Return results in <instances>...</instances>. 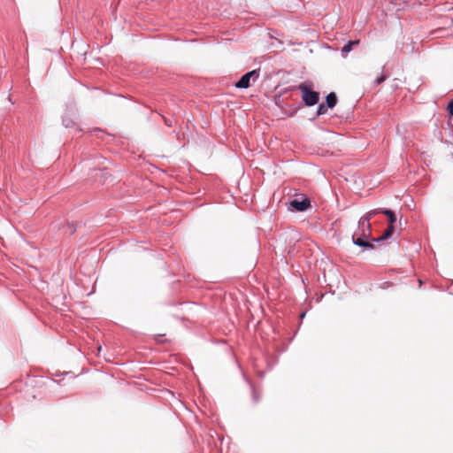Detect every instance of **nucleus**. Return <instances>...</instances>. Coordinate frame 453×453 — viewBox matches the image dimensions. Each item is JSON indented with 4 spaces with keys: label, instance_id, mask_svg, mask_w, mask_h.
<instances>
[{
    "label": "nucleus",
    "instance_id": "f257e3e1",
    "mask_svg": "<svg viewBox=\"0 0 453 453\" xmlns=\"http://www.w3.org/2000/svg\"><path fill=\"white\" fill-rule=\"evenodd\" d=\"M298 89L302 92V99L307 106H313L318 104L319 94L312 90V84L303 82L298 86Z\"/></svg>",
    "mask_w": 453,
    "mask_h": 453
},
{
    "label": "nucleus",
    "instance_id": "f03ea898",
    "mask_svg": "<svg viewBox=\"0 0 453 453\" xmlns=\"http://www.w3.org/2000/svg\"><path fill=\"white\" fill-rule=\"evenodd\" d=\"M259 76L257 70H252L244 75L235 83V87L238 88H247L250 86V79L256 81Z\"/></svg>",
    "mask_w": 453,
    "mask_h": 453
},
{
    "label": "nucleus",
    "instance_id": "7ed1b4c3",
    "mask_svg": "<svg viewBox=\"0 0 453 453\" xmlns=\"http://www.w3.org/2000/svg\"><path fill=\"white\" fill-rule=\"evenodd\" d=\"M382 210H373L370 211L366 215L363 216L359 220L360 227H366L368 232L372 231V226L370 223V219L376 215L377 213H381Z\"/></svg>",
    "mask_w": 453,
    "mask_h": 453
},
{
    "label": "nucleus",
    "instance_id": "20e7f679",
    "mask_svg": "<svg viewBox=\"0 0 453 453\" xmlns=\"http://www.w3.org/2000/svg\"><path fill=\"white\" fill-rule=\"evenodd\" d=\"M290 206L296 211H303L311 206V201L307 197L302 201L295 199L290 202Z\"/></svg>",
    "mask_w": 453,
    "mask_h": 453
},
{
    "label": "nucleus",
    "instance_id": "39448f33",
    "mask_svg": "<svg viewBox=\"0 0 453 453\" xmlns=\"http://www.w3.org/2000/svg\"><path fill=\"white\" fill-rule=\"evenodd\" d=\"M367 239L368 238H364V236H362L361 234H359L357 233H355L352 236L353 242L356 245L363 247V248L372 249L373 245L372 243H370L369 242H367Z\"/></svg>",
    "mask_w": 453,
    "mask_h": 453
},
{
    "label": "nucleus",
    "instance_id": "423d86ee",
    "mask_svg": "<svg viewBox=\"0 0 453 453\" xmlns=\"http://www.w3.org/2000/svg\"><path fill=\"white\" fill-rule=\"evenodd\" d=\"M394 231H395L394 225L389 224V226L387 227V229L385 230L383 234L381 236H380L378 239H376V241H382V240L388 239L393 234Z\"/></svg>",
    "mask_w": 453,
    "mask_h": 453
},
{
    "label": "nucleus",
    "instance_id": "0eeeda50",
    "mask_svg": "<svg viewBox=\"0 0 453 453\" xmlns=\"http://www.w3.org/2000/svg\"><path fill=\"white\" fill-rule=\"evenodd\" d=\"M336 104H337V97H336L335 93H334V92L329 93L326 96L327 107L333 108L336 105Z\"/></svg>",
    "mask_w": 453,
    "mask_h": 453
},
{
    "label": "nucleus",
    "instance_id": "6e6552de",
    "mask_svg": "<svg viewBox=\"0 0 453 453\" xmlns=\"http://www.w3.org/2000/svg\"><path fill=\"white\" fill-rule=\"evenodd\" d=\"M381 213L385 214L388 218V221L390 225H394L396 221V217L394 211L390 210H382Z\"/></svg>",
    "mask_w": 453,
    "mask_h": 453
},
{
    "label": "nucleus",
    "instance_id": "1a4fd4ad",
    "mask_svg": "<svg viewBox=\"0 0 453 453\" xmlns=\"http://www.w3.org/2000/svg\"><path fill=\"white\" fill-rule=\"evenodd\" d=\"M358 43H359V40H356V41H349V42H348V44H346V45L342 48V53H348V52H349V51L352 50L353 45H357V44H358Z\"/></svg>",
    "mask_w": 453,
    "mask_h": 453
},
{
    "label": "nucleus",
    "instance_id": "9d476101",
    "mask_svg": "<svg viewBox=\"0 0 453 453\" xmlns=\"http://www.w3.org/2000/svg\"><path fill=\"white\" fill-rule=\"evenodd\" d=\"M357 234L364 236V238H369V236L371 235V231L368 232L366 230V227H360V226L358 225V233Z\"/></svg>",
    "mask_w": 453,
    "mask_h": 453
},
{
    "label": "nucleus",
    "instance_id": "9b49d317",
    "mask_svg": "<svg viewBox=\"0 0 453 453\" xmlns=\"http://www.w3.org/2000/svg\"><path fill=\"white\" fill-rule=\"evenodd\" d=\"M326 111H327V110H326V107L323 104H319V107H318V111H317V113H318V115H323V114H326Z\"/></svg>",
    "mask_w": 453,
    "mask_h": 453
},
{
    "label": "nucleus",
    "instance_id": "f8f14e48",
    "mask_svg": "<svg viewBox=\"0 0 453 453\" xmlns=\"http://www.w3.org/2000/svg\"><path fill=\"white\" fill-rule=\"evenodd\" d=\"M387 79L386 75L382 74L381 76H380L379 78H377L375 81H374V83L375 85H380L385 80Z\"/></svg>",
    "mask_w": 453,
    "mask_h": 453
},
{
    "label": "nucleus",
    "instance_id": "ddd939ff",
    "mask_svg": "<svg viewBox=\"0 0 453 453\" xmlns=\"http://www.w3.org/2000/svg\"><path fill=\"white\" fill-rule=\"evenodd\" d=\"M447 110L449 113L450 116H453V100H451L449 104H448V107H447Z\"/></svg>",
    "mask_w": 453,
    "mask_h": 453
},
{
    "label": "nucleus",
    "instance_id": "4468645a",
    "mask_svg": "<svg viewBox=\"0 0 453 453\" xmlns=\"http://www.w3.org/2000/svg\"><path fill=\"white\" fill-rule=\"evenodd\" d=\"M165 123L167 126H169V127H171V126H172V124H171V123L169 122V120H167L166 119H165Z\"/></svg>",
    "mask_w": 453,
    "mask_h": 453
},
{
    "label": "nucleus",
    "instance_id": "2eb2a0df",
    "mask_svg": "<svg viewBox=\"0 0 453 453\" xmlns=\"http://www.w3.org/2000/svg\"><path fill=\"white\" fill-rule=\"evenodd\" d=\"M98 351H102V347L101 346L98 347Z\"/></svg>",
    "mask_w": 453,
    "mask_h": 453
}]
</instances>
